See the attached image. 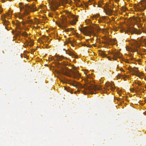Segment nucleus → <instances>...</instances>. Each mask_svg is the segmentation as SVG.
<instances>
[{
  "label": "nucleus",
  "instance_id": "19",
  "mask_svg": "<svg viewBox=\"0 0 146 146\" xmlns=\"http://www.w3.org/2000/svg\"><path fill=\"white\" fill-rule=\"evenodd\" d=\"M19 5L20 6V8L21 10L22 9H24L25 10V7L23 5L22 3H19Z\"/></svg>",
  "mask_w": 146,
  "mask_h": 146
},
{
  "label": "nucleus",
  "instance_id": "35",
  "mask_svg": "<svg viewBox=\"0 0 146 146\" xmlns=\"http://www.w3.org/2000/svg\"><path fill=\"white\" fill-rule=\"evenodd\" d=\"M62 57H59L58 58V60H62Z\"/></svg>",
  "mask_w": 146,
  "mask_h": 146
},
{
  "label": "nucleus",
  "instance_id": "12",
  "mask_svg": "<svg viewBox=\"0 0 146 146\" xmlns=\"http://www.w3.org/2000/svg\"><path fill=\"white\" fill-rule=\"evenodd\" d=\"M130 70L131 72L134 73L133 74L137 76H139V75H137V72L138 71L137 68L136 67L131 68Z\"/></svg>",
  "mask_w": 146,
  "mask_h": 146
},
{
  "label": "nucleus",
  "instance_id": "3",
  "mask_svg": "<svg viewBox=\"0 0 146 146\" xmlns=\"http://www.w3.org/2000/svg\"><path fill=\"white\" fill-rule=\"evenodd\" d=\"M79 29L80 31L85 35L90 36L95 34L94 29L93 27H86L79 28Z\"/></svg>",
  "mask_w": 146,
  "mask_h": 146
},
{
  "label": "nucleus",
  "instance_id": "10",
  "mask_svg": "<svg viewBox=\"0 0 146 146\" xmlns=\"http://www.w3.org/2000/svg\"><path fill=\"white\" fill-rule=\"evenodd\" d=\"M130 44L133 46L137 47L138 46V42L137 40L134 39H132L129 40Z\"/></svg>",
  "mask_w": 146,
  "mask_h": 146
},
{
  "label": "nucleus",
  "instance_id": "55",
  "mask_svg": "<svg viewBox=\"0 0 146 146\" xmlns=\"http://www.w3.org/2000/svg\"><path fill=\"white\" fill-rule=\"evenodd\" d=\"M84 73L86 74V72H84Z\"/></svg>",
  "mask_w": 146,
  "mask_h": 146
},
{
  "label": "nucleus",
  "instance_id": "54",
  "mask_svg": "<svg viewBox=\"0 0 146 146\" xmlns=\"http://www.w3.org/2000/svg\"><path fill=\"white\" fill-rule=\"evenodd\" d=\"M145 21V19H143V21Z\"/></svg>",
  "mask_w": 146,
  "mask_h": 146
},
{
  "label": "nucleus",
  "instance_id": "46",
  "mask_svg": "<svg viewBox=\"0 0 146 146\" xmlns=\"http://www.w3.org/2000/svg\"><path fill=\"white\" fill-rule=\"evenodd\" d=\"M146 115V111H145L144 113Z\"/></svg>",
  "mask_w": 146,
  "mask_h": 146
},
{
  "label": "nucleus",
  "instance_id": "22",
  "mask_svg": "<svg viewBox=\"0 0 146 146\" xmlns=\"http://www.w3.org/2000/svg\"><path fill=\"white\" fill-rule=\"evenodd\" d=\"M85 22L87 24H90L91 23V21L89 19H86L85 20Z\"/></svg>",
  "mask_w": 146,
  "mask_h": 146
},
{
  "label": "nucleus",
  "instance_id": "29",
  "mask_svg": "<svg viewBox=\"0 0 146 146\" xmlns=\"http://www.w3.org/2000/svg\"><path fill=\"white\" fill-rule=\"evenodd\" d=\"M119 77V78H120L121 77L122 78H123V75H121L120 74H119L118 75L117 77L118 78Z\"/></svg>",
  "mask_w": 146,
  "mask_h": 146
},
{
  "label": "nucleus",
  "instance_id": "41",
  "mask_svg": "<svg viewBox=\"0 0 146 146\" xmlns=\"http://www.w3.org/2000/svg\"><path fill=\"white\" fill-rule=\"evenodd\" d=\"M31 22V20H30L29 21H27V23H29L30 22Z\"/></svg>",
  "mask_w": 146,
  "mask_h": 146
},
{
  "label": "nucleus",
  "instance_id": "5",
  "mask_svg": "<svg viewBox=\"0 0 146 146\" xmlns=\"http://www.w3.org/2000/svg\"><path fill=\"white\" fill-rule=\"evenodd\" d=\"M68 22L66 20V17L65 16L62 17L60 19V21L58 24L59 27L63 29L67 27Z\"/></svg>",
  "mask_w": 146,
  "mask_h": 146
},
{
  "label": "nucleus",
  "instance_id": "8",
  "mask_svg": "<svg viewBox=\"0 0 146 146\" xmlns=\"http://www.w3.org/2000/svg\"><path fill=\"white\" fill-rule=\"evenodd\" d=\"M127 33H130L131 35L134 34L139 35L141 33V32L140 30L133 27H129L127 29Z\"/></svg>",
  "mask_w": 146,
  "mask_h": 146
},
{
  "label": "nucleus",
  "instance_id": "27",
  "mask_svg": "<svg viewBox=\"0 0 146 146\" xmlns=\"http://www.w3.org/2000/svg\"><path fill=\"white\" fill-rule=\"evenodd\" d=\"M99 15H94L93 16V17L94 18L96 19L97 18L99 17Z\"/></svg>",
  "mask_w": 146,
  "mask_h": 146
},
{
  "label": "nucleus",
  "instance_id": "2",
  "mask_svg": "<svg viewBox=\"0 0 146 146\" xmlns=\"http://www.w3.org/2000/svg\"><path fill=\"white\" fill-rule=\"evenodd\" d=\"M63 74L67 76L77 79H78L81 76L80 74L78 71L76 70L72 71L69 69H68L65 72H64Z\"/></svg>",
  "mask_w": 146,
  "mask_h": 146
},
{
  "label": "nucleus",
  "instance_id": "34",
  "mask_svg": "<svg viewBox=\"0 0 146 146\" xmlns=\"http://www.w3.org/2000/svg\"><path fill=\"white\" fill-rule=\"evenodd\" d=\"M23 17V15H20L19 17V18H20V19H22Z\"/></svg>",
  "mask_w": 146,
  "mask_h": 146
},
{
  "label": "nucleus",
  "instance_id": "16",
  "mask_svg": "<svg viewBox=\"0 0 146 146\" xmlns=\"http://www.w3.org/2000/svg\"><path fill=\"white\" fill-rule=\"evenodd\" d=\"M76 4V6L78 7H80V6L82 5V4L81 3V4H79V2L80 1V0H74Z\"/></svg>",
  "mask_w": 146,
  "mask_h": 146
},
{
  "label": "nucleus",
  "instance_id": "48",
  "mask_svg": "<svg viewBox=\"0 0 146 146\" xmlns=\"http://www.w3.org/2000/svg\"><path fill=\"white\" fill-rule=\"evenodd\" d=\"M55 8H53V10L54 11H55Z\"/></svg>",
  "mask_w": 146,
  "mask_h": 146
},
{
  "label": "nucleus",
  "instance_id": "1",
  "mask_svg": "<svg viewBox=\"0 0 146 146\" xmlns=\"http://www.w3.org/2000/svg\"><path fill=\"white\" fill-rule=\"evenodd\" d=\"M69 83L76 88L80 87L84 88V94L88 93L93 94L94 93V91L96 92L97 91L102 89L101 87L100 86H97L94 85H91L90 84L82 86L79 83H77L75 81H72Z\"/></svg>",
  "mask_w": 146,
  "mask_h": 146
},
{
  "label": "nucleus",
  "instance_id": "33",
  "mask_svg": "<svg viewBox=\"0 0 146 146\" xmlns=\"http://www.w3.org/2000/svg\"><path fill=\"white\" fill-rule=\"evenodd\" d=\"M22 35L25 36H27V34L26 33H24L22 34Z\"/></svg>",
  "mask_w": 146,
  "mask_h": 146
},
{
  "label": "nucleus",
  "instance_id": "31",
  "mask_svg": "<svg viewBox=\"0 0 146 146\" xmlns=\"http://www.w3.org/2000/svg\"><path fill=\"white\" fill-rule=\"evenodd\" d=\"M69 29H70L71 31H72L74 30V29L73 28H70L69 29H67L66 31H70Z\"/></svg>",
  "mask_w": 146,
  "mask_h": 146
},
{
  "label": "nucleus",
  "instance_id": "49",
  "mask_svg": "<svg viewBox=\"0 0 146 146\" xmlns=\"http://www.w3.org/2000/svg\"><path fill=\"white\" fill-rule=\"evenodd\" d=\"M27 1H30V0H27Z\"/></svg>",
  "mask_w": 146,
  "mask_h": 146
},
{
  "label": "nucleus",
  "instance_id": "24",
  "mask_svg": "<svg viewBox=\"0 0 146 146\" xmlns=\"http://www.w3.org/2000/svg\"><path fill=\"white\" fill-rule=\"evenodd\" d=\"M7 15L9 17H11V16L12 13H10L7 12L6 13Z\"/></svg>",
  "mask_w": 146,
  "mask_h": 146
},
{
  "label": "nucleus",
  "instance_id": "30",
  "mask_svg": "<svg viewBox=\"0 0 146 146\" xmlns=\"http://www.w3.org/2000/svg\"><path fill=\"white\" fill-rule=\"evenodd\" d=\"M48 16L50 17H52L53 16V14L51 13H48Z\"/></svg>",
  "mask_w": 146,
  "mask_h": 146
},
{
  "label": "nucleus",
  "instance_id": "36",
  "mask_svg": "<svg viewBox=\"0 0 146 146\" xmlns=\"http://www.w3.org/2000/svg\"><path fill=\"white\" fill-rule=\"evenodd\" d=\"M60 3H62L64 1V0H59Z\"/></svg>",
  "mask_w": 146,
  "mask_h": 146
},
{
  "label": "nucleus",
  "instance_id": "4",
  "mask_svg": "<svg viewBox=\"0 0 146 146\" xmlns=\"http://www.w3.org/2000/svg\"><path fill=\"white\" fill-rule=\"evenodd\" d=\"M134 7L137 9L139 11H143L146 8V0H143L140 1L138 5L135 4Z\"/></svg>",
  "mask_w": 146,
  "mask_h": 146
},
{
  "label": "nucleus",
  "instance_id": "47",
  "mask_svg": "<svg viewBox=\"0 0 146 146\" xmlns=\"http://www.w3.org/2000/svg\"><path fill=\"white\" fill-rule=\"evenodd\" d=\"M105 89L106 90H107V88H105Z\"/></svg>",
  "mask_w": 146,
  "mask_h": 146
},
{
  "label": "nucleus",
  "instance_id": "6",
  "mask_svg": "<svg viewBox=\"0 0 146 146\" xmlns=\"http://www.w3.org/2000/svg\"><path fill=\"white\" fill-rule=\"evenodd\" d=\"M36 10V7L34 5H29L27 4H26L25 6V13L26 14H28L30 11L33 12Z\"/></svg>",
  "mask_w": 146,
  "mask_h": 146
},
{
  "label": "nucleus",
  "instance_id": "11",
  "mask_svg": "<svg viewBox=\"0 0 146 146\" xmlns=\"http://www.w3.org/2000/svg\"><path fill=\"white\" fill-rule=\"evenodd\" d=\"M105 51H103L102 50H100L99 52V54L103 57H107V58L109 60H111V58L110 56H107V55L105 53Z\"/></svg>",
  "mask_w": 146,
  "mask_h": 146
},
{
  "label": "nucleus",
  "instance_id": "25",
  "mask_svg": "<svg viewBox=\"0 0 146 146\" xmlns=\"http://www.w3.org/2000/svg\"><path fill=\"white\" fill-rule=\"evenodd\" d=\"M140 92V89H139V88L137 87V89H135V92L138 93Z\"/></svg>",
  "mask_w": 146,
  "mask_h": 146
},
{
  "label": "nucleus",
  "instance_id": "17",
  "mask_svg": "<svg viewBox=\"0 0 146 146\" xmlns=\"http://www.w3.org/2000/svg\"><path fill=\"white\" fill-rule=\"evenodd\" d=\"M105 17H102L100 18V19L98 20V21L99 23H104L105 22L104 20L105 19Z\"/></svg>",
  "mask_w": 146,
  "mask_h": 146
},
{
  "label": "nucleus",
  "instance_id": "53",
  "mask_svg": "<svg viewBox=\"0 0 146 146\" xmlns=\"http://www.w3.org/2000/svg\"><path fill=\"white\" fill-rule=\"evenodd\" d=\"M143 92H144V90H143Z\"/></svg>",
  "mask_w": 146,
  "mask_h": 146
},
{
  "label": "nucleus",
  "instance_id": "39",
  "mask_svg": "<svg viewBox=\"0 0 146 146\" xmlns=\"http://www.w3.org/2000/svg\"><path fill=\"white\" fill-rule=\"evenodd\" d=\"M84 4L85 6L86 7H87L88 6V5H87V4L86 3H84Z\"/></svg>",
  "mask_w": 146,
  "mask_h": 146
},
{
  "label": "nucleus",
  "instance_id": "50",
  "mask_svg": "<svg viewBox=\"0 0 146 146\" xmlns=\"http://www.w3.org/2000/svg\"><path fill=\"white\" fill-rule=\"evenodd\" d=\"M30 18V17H27V19H29Z\"/></svg>",
  "mask_w": 146,
  "mask_h": 146
},
{
  "label": "nucleus",
  "instance_id": "38",
  "mask_svg": "<svg viewBox=\"0 0 146 146\" xmlns=\"http://www.w3.org/2000/svg\"><path fill=\"white\" fill-rule=\"evenodd\" d=\"M131 91L132 92H135V89H132L131 90Z\"/></svg>",
  "mask_w": 146,
  "mask_h": 146
},
{
  "label": "nucleus",
  "instance_id": "23",
  "mask_svg": "<svg viewBox=\"0 0 146 146\" xmlns=\"http://www.w3.org/2000/svg\"><path fill=\"white\" fill-rule=\"evenodd\" d=\"M121 9L123 11H125L127 9V8L124 6H123L121 8Z\"/></svg>",
  "mask_w": 146,
  "mask_h": 146
},
{
  "label": "nucleus",
  "instance_id": "43",
  "mask_svg": "<svg viewBox=\"0 0 146 146\" xmlns=\"http://www.w3.org/2000/svg\"><path fill=\"white\" fill-rule=\"evenodd\" d=\"M22 23H23V25H24L25 24V22H23V21L22 22Z\"/></svg>",
  "mask_w": 146,
  "mask_h": 146
},
{
  "label": "nucleus",
  "instance_id": "51",
  "mask_svg": "<svg viewBox=\"0 0 146 146\" xmlns=\"http://www.w3.org/2000/svg\"><path fill=\"white\" fill-rule=\"evenodd\" d=\"M88 78H90V76H88Z\"/></svg>",
  "mask_w": 146,
  "mask_h": 146
},
{
  "label": "nucleus",
  "instance_id": "13",
  "mask_svg": "<svg viewBox=\"0 0 146 146\" xmlns=\"http://www.w3.org/2000/svg\"><path fill=\"white\" fill-rule=\"evenodd\" d=\"M113 11H114L113 9V10L112 11L109 8H107L105 10V12L106 13L107 15H112V12Z\"/></svg>",
  "mask_w": 146,
  "mask_h": 146
},
{
  "label": "nucleus",
  "instance_id": "21",
  "mask_svg": "<svg viewBox=\"0 0 146 146\" xmlns=\"http://www.w3.org/2000/svg\"><path fill=\"white\" fill-rule=\"evenodd\" d=\"M82 45L84 46H86L87 47L90 48L91 47V46L90 44H87L85 43H83Z\"/></svg>",
  "mask_w": 146,
  "mask_h": 146
},
{
  "label": "nucleus",
  "instance_id": "32",
  "mask_svg": "<svg viewBox=\"0 0 146 146\" xmlns=\"http://www.w3.org/2000/svg\"><path fill=\"white\" fill-rule=\"evenodd\" d=\"M96 4L98 5V7H101L102 6V5L100 3H99L98 4Z\"/></svg>",
  "mask_w": 146,
  "mask_h": 146
},
{
  "label": "nucleus",
  "instance_id": "58",
  "mask_svg": "<svg viewBox=\"0 0 146 146\" xmlns=\"http://www.w3.org/2000/svg\"><path fill=\"white\" fill-rule=\"evenodd\" d=\"M145 88H146V86L145 87Z\"/></svg>",
  "mask_w": 146,
  "mask_h": 146
},
{
  "label": "nucleus",
  "instance_id": "40",
  "mask_svg": "<svg viewBox=\"0 0 146 146\" xmlns=\"http://www.w3.org/2000/svg\"><path fill=\"white\" fill-rule=\"evenodd\" d=\"M31 46H33V42L32 41L31 42Z\"/></svg>",
  "mask_w": 146,
  "mask_h": 146
},
{
  "label": "nucleus",
  "instance_id": "57",
  "mask_svg": "<svg viewBox=\"0 0 146 146\" xmlns=\"http://www.w3.org/2000/svg\"><path fill=\"white\" fill-rule=\"evenodd\" d=\"M75 69H76V67H75V68H74Z\"/></svg>",
  "mask_w": 146,
  "mask_h": 146
},
{
  "label": "nucleus",
  "instance_id": "26",
  "mask_svg": "<svg viewBox=\"0 0 146 146\" xmlns=\"http://www.w3.org/2000/svg\"><path fill=\"white\" fill-rule=\"evenodd\" d=\"M126 50L127 51H132V49H131V48L129 47H126Z\"/></svg>",
  "mask_w": 146,
  "mask_h": 146
},
{
  "label": "nucleus",
  "instance_id": "42",
  "mask_svg": "<svg viewBox=\"0 0 146 146\" xmlns=\"http://www.w3.org/2000/svg\"><path fill=\"white\" fill-rule=\"evenodd\" d=\"M114 1L116 2H118L119 1V0H114Z\"/></svg>",
  "mask_w": 146,
  "mask_h": 146
},
{
  "label": "nucleus",
  "instance_id": "9",
  "mask_svg": "<svg viewBox=\"0 0 146 146\" xmlns=\"http://www.w3.org/2000/svg\"><path fill=\"white\" fill-rule=\"evenodd\" d=\"M111 54L113 56L112 59L114 60H116L117 58H120L121 57L120 54L119 52H113L111 53Z\"/></svg>",
  "mask_w": 146,
  "mask_h": 146
},
{
  "label": "nucleus",
  "instance_id": "56",
  "mask_svg": "<svg viewBox=\"0 0 146 146\" xmlns=\"http://www.w3.org/2000/svg\"><path fill=\"white\" fill-rule=\"evenodd\" d=\"M75 69H76V67H75V68H74Z\"/></svg>",
  "mask_w": 146,
  "mask_h": 146
},
{
  "label": "nucleus",
  "instance_id": "15",
  "mask_svg": "<svg viewBox=\"0 0 146 146\" xmlns=\"http://www.w3.org/2000/svg\"><path fill=\"white\" fill-rule=\"evenodd\" d=\"M69 56H71L72 57L75 58L77 57V56L75 55L74 53L71 51H69L67 53Z\"/></svg>",
  "mask_w": 146,
  "mask_h": 146
},
{
  "label": "nucleus",
  "instance_id": "45",
  "mask_svg": "<svg viewBox=\"0 0 146 146\" xmlns=\"http://www.w3.org/2000/svg\"><path fill=\"white\" fill-rule=\"evenodd\" d=\"M138 85H139V86H140V85H141V84H140V83H138Z\"/></svg>",
  "mask_w": 146,
  "mask_h": 146
},
{
  "label": "nucleus",
  "instance_id": "44",
  "mask_svg": "<svg viewBox=\"0 0 146 146\" xmlns=\"http://www.w3.org/2000/svg\"><path fill=\"white\" fill-rule=\"evenodd\" d=\"M139 89H140V90H142V89L141 88H139Z\"/></svg>",
  "mask_w": 146,
  "mask_h": 146
},
{
  "label": "nucleus",
  "instance_id": "18",
  "mask_svg": "<svg viewBox=\"0 0 146 146\" xmlns=\"http://www.w3.org/2000/svg\"><path fill=\"white\" fill-rule=\"evenodd\" d=\"M17 21L18 22V23H16L15 24V25L16 26L17 28L18 29H21L20 27V22H19L18 21Z\"/></svg>",
  "mask_w": 146,
  "mask_h": 146
},
{
  "label": "nucleus",
  "instance_id": "14",
  "mask_svg": "<svg viewBox=\"0 0 146 146\" xmlns=\"http://www.w3.org/2000/svg\"><path fill=\"white\" fill-rule=\"evenodd\" d=\"M105 41L103 42L104 43L109 45L110 44L111 40L109 38H106L105 39Z\"/></svg>",
  "mask_w": 146,
  "mask_h": 146
},
{
  "label": "nucleus",
  "instance_id": "52",
  "mask_svg": "<svg viewBox=\"0 0 146 146\" xmlns=\"http://www.w3.org/2000/svg\"><path fill=\"white\" fill-rule=\"evenodd\" d=\"M113 89V88H112V89H111V90H112Z\"/></svg>",
  "mask_w": 146,
  "mask_h": 146
},
{
  "label": "nucleus",
  "instance_id": "7",
  "mask_svg": "<svg viewBox=\"0 0 146 146\" xmlns=\"http://www.w3.org/2000/svg\"><path fill=\"white\" fill-rule=\"evenodd\" d=\"M67 16L69 18H71L72 19V20L70 21L69 23L72 25H75L76 24V22L78 21L77 17L74 15H73L69 11L67 13Z\"/></svg>",
  "mask_w": 146,
  "mask_h": 146
},
{
  "label": "nucleus",
  "instance_id": "37",
  "mask_svg": "<svg viewBox=\"0 0 146 146\" xmlns=\"http://www.w3.org/2000/svg\"><path fill=\"white\" fill-rule=\"evenodd\" d=\"M94 0H89V3H92L93 1H94Z\"/></svg>",
  "mask_w": 146,
  "mask_h": 146
},
{
  "label": "nucleus",
  "instance_id": "20",
  "mask_svg": "<svg viewBox=\"0 0 146 146\" xmlns=\"http://www.w3.org/2000/svg\"><path fill=\"white\" fill-rule=\"evenodd\" d=\"M142 52H146V50L145 49H142V50H141V51H140V53H139V52H138V54H140L141 55H142L143 54H143L141 53Z\"/></svg>",
  "mask_w": 146,
  "mask_h": 146
},
{
  "label": "nucleus",
  "instance_id": "28",
  "mask_svg": "<svg viewBox=\"0 0 146 146\" xmlns=\"http://www.w3.org/2000/svg\"><path fill=\"white\" fill-rule=\"evenodd\" d=\"M21 32L19 31L17 32L16 35L17 36H19L21 34Z\"/></svg>",
  "mask_w": 146,
  "mask_h": 146
}]
</instances>
